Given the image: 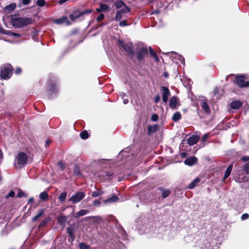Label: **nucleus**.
Wrapping results in <instances>:
<instances>
[{"mask_svg":"<svg viewBox=\"0 0 249 249\" xmlns=\"http://www.w3.org/2000/svg\"><path fill=\"white\" fill-rule=\"evenodd\" d=\"M13 26L15 28H20L32 24V19L29 18H16L11 20Z\"/></svg>","mask_w":249,"mask_h":249,"instance_id":"obj_1","label":"nucleus"},{"mask_svg":"<svg viewBox=\"0 0 249 249\" xmlns=\"http://www.w3.org/2000/svg\"><path fill=\"white\" fill-rule=\"evenodd\" d=\"M28 155L25 153L20 152L16 157L14 160V165L17 168H22L27 163Z\"/></svg>","mask_w":249,"mask_h":249,"instance_id":"obj_2","label":"nucleus"},{"mask_svg":"<svg viewBox=\"0 0 249 249\" xmlns=\"http://www.w3.org/2000/svg\"><path fill=\"white\" fill-rule=\"evenodd\" d=\"M118 43L122 47L129 56L134 55V52L133 50V43L132 42H124L123 40L119 39Z\"/></svg>","mask_w":249,"mask_h":249,"instance_id":"obj_3","label":"nucleus"},{"mask_svg":"<svg viewBox=\"0 0 249 249\" xmlns=\"http://www.w3.org/2000/svg\"><path fill=\"white\" fill-rule=\"evenodd\" d=\"M13 69L10 65L2 67L0 71L1 79L7 80L10 78L12 74Z\"/></svg>","mask_w":249,"mask_h":249,"instance_id":"obj_4","label":"nucleus"},{"mask_svg":"<svg viewBox=\"0 0 249 249\" xmlns=\"http://www.w3.org/2000/svg\"><path fill=\"white\" fill-rule=\"evenodd\" d=\"M123 243L116 240H110L106 245L105 249H123L124 248Z\"/></svg>","mask_w":249,"mask_h":249,"instance_id":"obj_5","label":"nucleus"},{"mask_svg":"<svg viewBox=\"0 0 249 249\" xmlns=\"http://www.w3.org/2000/svg\"><path fill=\"white\" fill-rule=\"evenodd\" d=\"M85 193L83 192H77L71 196V197L69 199V201L75 204L80 202L85 197Z\"/></svg>","mask_w":249,"mask_h":249,"instance_id":"obj_6","label":"nucleus"},{"mask_svg":"<svg viewBox=\"0 0 249 249\" xmlns=\"http://www.w3.org/2000/svg\"><path fill=\"white\" fill-rule=\"evenodd\" d=\"M49 87L48 91L50 94H55L57 92L58 89L57 88L56 81H53L50 80L48 83Z\"/></svg>","mask_w":249,"mask_h":249,"instance_id":"obj_7","label":"nucleus"},{"mask_svg":"<svg viewBox=\"0 0 249 249\" xmlns=\"http://www.w3.org/2000/svg\"><path fill=\"white\" fill-rule=\"evenodd\" d=\"M75 229L74 225H70L67 228L66 231L69 236V238L68 239L69 241L72 242L74 241L75 239Z\"/></svg>","mask_w":249,"mask_h":249,"instance_id":"obj_8","label":"nucleus"},{"mask_svg":"<svg viewBox=\"0 0 249 249\" xmlns=\"http://www.w3.org/2000/svg\"><path fill=\"white\" fill-rule=\"evenodd\" d=\"M148 54L147 49L146 47L141 48L136 53L137 59L141 61L142 60L144 57Z\"/></svg>","mask_w":249,"mask_h":249,"instance_id":"obj_9","label":"nucleus"},{"mask_svg":"<svg viewBox=\"0 0 249 249\" xmlns=\"http://www.w3.org/2000/svg\"><path fill=\"white\" fill-rule=\"evenodd\" d=\"M161 91L162 94V98L163 102L166 103L168 101L169 96L170 95V92L168 88L162 86L161 87Z\"/></svg>","mask_w":249,"mask_h":249,"instance_id":"obj_10","label":"nucleus"},{"mask_svg":"<svg viewBox=\"0 0 249 249\" xmlns=\"http://www.w3.org/2000/svg\"><path fill=\"white\" fill-rule=\"evenodd\" d=\"M236 82L240 87H249V81L245 82V78L243 76H237L236 77Z\"/></svg>","mask_w":249,"mask_h":249,"instance_id":"obj_11","label":"nucleus"},{"mask_svg":"<svg viewBox=\"0 0 249 249\" xmlns=\"http://www.w3.org/2000/svg\"><path fill=\"white\" fill-rule=\"evenodd\" d=\"M195 249H212L210 242L208 240L204 242L198 243L195 247Z\"/></svg>","mask_w":249,"mask_h":249,"instance_id":"obj_12","label":"nucleus"},{"mask_svg":"<svg viewBox=\"0 0 249 249\" xmlns=\"http://www.w3.org/2000/svg\"><path fill=\"white\" fill-rule=\"evenodd\" d=\"M58 222L60 226L64 228L68 221V217L63 214H61L57 217Z\"/></svg>","mask_w":249,"mask_h":249,"instance_id":"obj_13","label":"nucleus"},{"mask_svg":"<svg viewBox=\"0 0 249 249\" xmlns=\"http://www.w3.org/2000/svg\"><path fill=\"white\" fill-rule=\"evenodd\" d=\"M54 22L57 24H62L63 23H65L67 25L71 24V22L68 20L67 17H63L61 18L55 19Z\"/></svg>","mask_w":249,"mask_h":249,"instance_id":"obj_14","label":"nucleus"},{"mask_svg":"<svg viewBox=\"0 0 249 249\" xmlns=\"http://www.w3.org/2000/svg\"><path fill=\"white\" fill-rule=\"evenodd\" d=\"M197 161V158L195 157L192 156L187 158L184 160V163L189 166L194 165Z\"/></svg>","mask_w":249,"mask_h":249,"instance_id":"obj_15","label":"nucleus"},{"mask_svg":"<svg viewBox=\"0 0 249 249\" xmlns=\"http://www.w3.org/2000/svg\"><path fill=\"white\" fill-rule=\"evenodd\" d=\"M110 9V7L107 5L103 3H100V7L97 8L96 11L98 13H100L102 12L108 11Z\"/></svg>","mask_w":249,"mask_h":249,"instance_id":"obj_16","label":"nucleus"},{"mask_svg":"<svg viewBox=\"0 0 249 249\" xmlns=\"http://www.w3.org/2000/svg\"><path fill=\"white\" fill-rule=\"evenodd\" d=\"M200 106L205 113L207 114H209L210 113L209 107L205 100H201Z\"/></svg>","mask_w":249,"mask_h":249,"instance_id":"obj_17","label":"nucleus"},{"mask_svg":"<svg viewBox=\"0 0 249 249\" xmlns=\"http://www.w3.org/2000/svg\"><path fill=\"white\" fill-rule=\"evenodd\" d=\"M232 167H233V164L231 163V164H230L229 165V166L228 167V168H227L226 171H225V175H224V178H223L222 179V181H224L225 180L228 178L229 176L230 175L231 173V170H232Z\"/></svg>","mask_w":249,"mask_h":249,"instance_id":"obj_18","label":"nucleus"},{"mask_svg":"<svg viewBox=\"0 0 249 249\" xmlns=\"http://www.w3.org/2000/svg\"><path fill=\"white\" fill-rule=\"evenodd\" d=\"M199 140V138L195 135H194L191 137H190L188 139V143L190 145H193L196 144Z\"/></svg>","mask_w":249,"mask_h":249,"instance_id":"obj_19","label":"nucleus"},{"mask_svg":"<svg viewBox=\"0 0 249 249\" xmlns=\"http://www.w3.org/2000/svg\"><path fill=\"white\" fill-rule=\"evenodd\" d=\"M242 105V103L240 101H235L232 102L231 104V107L232 109H237L239 108Z\"/></svg>","mask_w":249,"mask_h":249,"instance_id":"obj_20","label":"nucleus"},{"mask_svg":"<svg viewBox=\"0 0 249 249\" xmlns=\"http://www.w3.org/2000/svg\"><path fill=\"white\" fill-rule=\"evenodd\" d=\"M171 54H172V55H171L172 57L179 60L181 63H182L183 64H184V63H185L184 59L181 55L178 54L176 52H172Z\"/></svg>","mask_w":249,"mask_h":249,"instance_id":"obj_21","label":"nucleus"},{"mask_svg":"<svg viewBox=\"0 0 249 249\" xmlns=\"http://www.w3.org/2000/svg\"><path fill=\"white\" fill-rule=\"evenodd\" d=\"M177 104V98L175 96L171 98L169 102V106L172 108H176Z\"/></svg>","mask_w":249,"mask_h":249,"instance_id":"obj_22","label":"nucleus"},{"mask_svg":"<svg viewBox=\"0 0 249 249\" xmlns=\"http://www.w3.org/2000/svg\"><path fill=\"white\" fill-rule=\"evenodd\" d=\"M16 6L17 4L15 3H12L7 5L5 7L4 10L5 11L10 13L13 11L16 8Z\"/></svg>","mask_w":249,"mask_h":249,"instance_id":"obj_23","label":"nucleus"},{"mask_svg":"<svg viewBox=\"0 0 249 249\" xmlns=\"http://www.w3.org/2000/svg\"><path fill=\"white\" fill-rule=\"evenodd\" d=\"M200 178H196L192 182H191L188 185V188L190 189L194 188L200 182Z\"/></svg>","mask_w":249,"mask_h":249,"instance_id":"obj_24","label":"nucleus"},{"mask_svg":"<svg viewBox=\"0 0 249 249\" xmlns=\"http://www.w3.org/2000/svg\"><path fill=\"white\" fill-rule=\"evenodd\" d=\"M158 126L156 124L149 125L148 127V134H150L156 132L158 129Z\"/></svg>","mask_w":249,"mask_h":249,"instance_id":"obj_25","label":"nucleus"},{"mask_svg":"<svg viewBox=\"0 0 249 249\" xmlns=\"http://www.w3.org/2000/svg\"><path fill=\"white\" fill-rule=\"evenodd\" d=\"M48 194L46 191L41 192L39 196V197L42 200L45 201L48 199Z\"/></svg>","mask_w":249,"mask_h":249,"instance_id":"obj_26","label":"nucleus"},{"mask_svg":"<svg viewBox=\"0 0 249 249\" xmlns=\"http://www.w3.org/2000/svg\"><path fill=\"white\" fill-rule=\"evenodd\" d=\"M114 5L116 6V8L119 9L122 7H124L125 5H126L125 3H124L121 0H118L114 2Z\"/></svg>","mask_w":249,"mask_h":249,"instance_id":"obj_27","label":"nucleus"},{"mask_svg":"<svg viewBox=\"0 0 249 249\" xmlns=\"http://www.w3.org/2000/svg\"><path fill=\"white\" fill-rule=\"evenodd\" d=\"M89 213L87 210H81L75 214V217L77 218L87 214Z\"/></svg>","mask_w":249,"mask_h":249,"instance_id":"obj_28","label":"nucleus"},{"mask_svg":"<svg viewBox=\"0 0 249 249\" xmlns=\"http://www.w3.org/2000/svg\"><path fill=\"white\" fill-rule=\"evenodd\" d=\"M44 210L43 209H40L38 211L37 214L33 218V221H36L39 218L44 214Z\"/></svg>","mask_w":249,"mask_h":249,"instance_id":"obj_29","label":"nucleus"},{"mask_svg":"<svg viewBox=\"0 0 249 249\" xmlns=\"http://www.w3.org/2000/svg\"><path fill=\"white\" fill-rule=\"evenodd\" d=\"M119 198L116 196H112L108 198L105 201V203H110L115 202L118 200Z\"/></svg>","mask_w":249,"mask_h":249,"instance_id":"obj_30","label":"nucleus"},{"mask_svg":"<svg viewBox=\"0 0 249 249\" xmlns=\"http://www.w3.org/2000/svg\"><path fill=\"white\" fill-rule=\"evenodd\" d=\"M36 4L38 6L40 7L44 6H46L47 7H49V5L48 4H46V1L45 0H37Z\"/></svg>","mask_w":249,"mask_h":249,"instance_id":"obj_31","label":"nucleus"},{"mask_svg":"<svg viewBox=\"0 0 249 249\" xmlns=\"http://www.w3.org/2000/svg\"><path fill=\"white\" fill-rule=\"evenodd\" d=\"M181 118V114L179 112H175L172 117V120L174 122H177Z\"/></svg>","mask_w":249,"mask_h":249,"instance_id":"obj_32","label":"nucleus"},{"mask_svg":"<svg viewBox=\"0 0 249 249\" xmlns=\"http://www.w3.org/2000/svg\"><path fill=\"white\" fill-rule=\"evenodd\" d=\"M159 189L162 191V196L163 198L167 197L170 193V192L169 190H163L160 188H159Z\"/></svg>","mask_w":249,"mask_h":249,"instance_id":"obj_33","label":"nucleus"},{"mask_svg":"<svg viewBox=\"0 0 249 249\" xmlns=\"http://www.w3.org/2000/svg\"><path fill=\"white\" fill-rule=\"evenodd\" d=\"M104 194V192L102 190L98 191H94L91 194V196L93 197L99 196Z\"/></svg>","mask_w":249,"mask_h":249,"instance_id":"obj_34","label":"nucleus"},{"mask_svg":"<svg viewBox=\"0 0 249 249\" xmlns=\"http://www.w3.org/2000/svg\"><path fill=\"white\" fill-rule=\"evenodd\" d=\"M66 197H67V193L65 192H64L62 194H60V195L58 197V199L60 201L63 202V201H64L65 200Z\"/></svg>","mask_w":249,"mask_h":249,"instance_id":"obj_35","label":"nucleus"},{"mask_svg":"<svg viewBox=\"0 0 249 249\" xmlns=\"http://www.w3.org/2000/svg\"><path fill=\"white\" fill-rule=\"evenodd\" d=\"M131 9L128 7L126 5L124 6V8L122 9L119 10L122 14L129 13L130 12Z\"/></svg>","mask_w":249,"mask_h":249,"instance_id":"obj_36","label":"nucleus"},{"mask_svg":"<svg viewBox=\"0 0 249 249\" xmlns=\"http://www.w3.org/2000/svg\"><path fill=\"white\" fill-rule=\"evenodd\" d=\"M80 137L83 140H85L88 138L89 134L87 131L85 130L82 131L80 134Z\"/></svg>","mask_w":249,"mask_h":249,"instance_id":"obj_37","label":"nucleus"},{"mask_svg":"<svg viewBox=\"0 0 249 249\" xmlns=\"http://www.w3.org/2000/svg\"><path fill=\"white\" fill-rule=\"evenodd\" d=\"M122 13L120 12L119 11H117L116 15L115 17V21H119L122 18Z\"/></svg>","mask_w":249,"mask_h":249,"instance_id":"obj_38","label":"nucleus"},{"mask_svg":"<svg viewBox=\"0 0 249 249\" xmlns=\"http://www.w3.org/2000/svg\"><path fill=\"white\" fill-rule=\"evenodd\" d=\"M127 151L123 150L119 154V157L122 158H126L128 157Z\"/></svg>","mask_w":249,"mask_h":249,"instance_id":"obj_39","label":"nucleus"},{"mask_svg":"<svg viewBox=\"0 0 249 249\" xmlns=\"http://www.w3.org/2000/svg\"><path fill=\"white\" fill-rule=\"evenodd\" d=\"M145 195L147 197L150 196V194L148 192L146 193L145 194ZM140 198L143 201L144 203H148L151 200V199H149L148 197H147L145 199H143L142 195L140 196Z\"/></svg>","mask_w":249,"mask_h":249,"instance_id":"obj_40","label":"nucleus"},{"mask_svg":"<svg viewBox=\"0 0 249 249\" xmlns=\"http://www.w3.org/2000/svg\"><path fill=\"white\" fill-rule=\"evenodd\" d=\"M147 225L142 226L140 228L141 233H149V231L148 229L146 227Z\"/></svg>","mask_w":249,"mask_h":249,"instance_id":"obj_41","label":"nucleus"},{"mask_svg":"<svg viewBox=\"0 0 249 249\" xmlns=\"http://www.w3.org/2000/svg\"><path fill=\"white\" fill-rule=\"evenodd\" d=\"M80 249H89L90 246L86 243L82 242L79 244Z\"/></svg>","mask_w":249,"mask_h":249,"instance_id":"obj_42","label":"nucleus"},{"mask_svg":"<svg viewBox=\"0 0 249 249\" xmlns=\"http://www.w3.org/2000/svg\"><path fill=\"white\" fill-rule=\"evenodd\" d=\"M235 181L238 182H241L243 181H246L245 178V177L242 175H239V177L238 178H235Z\"/></svg>","mask_w":249,"mask_h":249,"instance_id":"obj_43","label":"nucleus"},{"mask_svg":"<svg viewBox=\"0 0 249 249\" xmlns=\"http://www.w3.org/2000/svg\"><path fill=\"white\" fill-rule=\"evenodd\" d=\"M31 2V0H21V2L18 4V7H21L22 5H28Z\"/></svg>","mask_w":249,"mask_h":249,"instance_id":"obj_44","label":"nucleus"},{"mask_svg":"<svg viewBox=\"0 0 249 249\" xmlns=\"http://www.w3.org/2000/svg\"><path fill=\"white\" fill-rule=\"evenodd\" d=\"M17 196L18 197L21 198L23 197H26L27 195L24 192L22 191L21 190H19L18 192Z\"/></svg>","mask_w":249,"mask_h":249,"instance_id":"obj_45","label":"nucleus"},{"mask_svg":"<svg viewBox=\"0 0 249 249\" xmlns=\"http://www.w3.org/2000/svg\"><path fill=\"white\" fill-rule=\"evenodd\" d=\"M73 173L75 175L78 176L80 175V171L78 166H75L74 168L73 169Z\"/></svg>","mask_w":249,"mask_h":249,"instance_id":"obj_46","label":"nucleus"},{"mask_svg":"<svg viewBox=\"0 0 249 249\" xmlns=\"http://www.w3.org/2000/svg\"><path fill=\"white\" fill-rule=\"evenodd\" d=\"M15 195V193L14 191L11 190L10 191L9 194L5 196L6 198H8L9 197H14Z\"/></svg>","mask_w":249,"mask_h":249,"instance_id":"obj_47","label":"nucleus"},{"mask_svg":"<svg viewBox=\"0 0 249 249\" xmlns=\"http://www.w3.org/2000/svg\"><path fill=\"white\" fill-rule=\"evenodd\" d=\"M13 33V32H12L10 31L5 30L3 29H2V34L7 35V36H12Z\"/></svg>","mask_w":249,"mask_h":249,"instance_id":"obj_48","label":"nucleus"},{"mask_svg":"<svg viewBox=\"0 0 249 249\" xmlns=\"http://www.w3.org/2000/svg\"><path fill=\"white\" fill-rule=\"evenodd\" d=\"M244 171L247 174H249V162L244 165Z\"/></svg>","mask_w":249,"mask_h":249,"instance_id":"obj_49","label":"nucleus"},{"mask_svg":"<svg viewBox=\"0 0 249 249\" xmlns=\"http://www.w3.org/2000/svg\"><path fill=\"white\" fill-rule=\"evenodd\" d=\"M119 25L121 27H124V26H126L128 25L127 23V21L125 20H124L122 21H121L119 23Z\"/></svg>","mask_w":249,"mask_h":249,"instance_id":"obj_50","label":"nucleus"},{"mask_svg":"<svg viewBox=\"0 0 249 249\" xmlns=\"http://www.w3.org/2000/svg\"><path fill=\"white\" fill-rule=\"evenodd\" d=\"M148 49H149V51L150 53V55L152 57L154 56L157 54V53L154 52V51L153 50V49L151 47H150V46L149 47Z\"/></svg>","mask_w":249,"mask_h":249,"instance_id":"obj_51","label":"nucleus"},{"mask_svg":"<svg viewBox=\"0 0 249 249\" xmlns=\"http://www.w3.org/2000/svg\"><path fill=\"white\" fill-rule=\"evenodd\" d=\"M57 166L61 170H64L65 168V165L62 161H59L57 163Z\"/></svg>","mask_w":249,"mask_h":249,"instance_id":"obj_52","label":"nucleus"},{"mask_svg":"<svg viewBox=\"0 0 249 249\" xmlns=\"http://www.w3.org/2000/svg\"><path fill=\"white\" fill-rule=\"evenodd\" d=\"M241 218L242 220L248 219L249 218V214L247 213H244L242 215Z\"/></svg>","mask_w":249,"mask_h":249,"instance_id":"obj_53","label":"nucleus"},{"mask_svg":"<svg viewBox=\"0 0 249 249\" xmlns=\"http://www.w3.org/2000/svg\"><path fill=\"white\" fill-rule=\"evenodd\" d=\"M158 119V116L156 114H153L151 116V120L156 122Z\"/></svg>","mask_w":249,"mask_h":249,"instance_id":"obj_54","label":"nucleus"},{"mask_svg":"<svg viewBox=\"0 0 249 249\" xmlns=\"http://www.w3.org/2000/svg\"><path fill=\"white\" fill-rule=\"evenodd\" d=\"M104 17L105 16L103 14H100L99 16L97 18L96 20L98 21H101L104 19Z\"/></svg>","mask_w":249,"mask_h":249,"instance_id":"obj_55","label":"nucleus"},{"mask_svg":"<svg viewBox=\"0 0 249 249\" xmlns=\"http://www.w3.org/2000/svg\"><path fill=\"white\" fill-rule=\"evenodd\" d=\"M91 218H92L95 221L97 222L100 221L101 220V218L99 216H92L90 217Z\"/></svg>","mask_w":249,"mask_h":249,"instance_id":"obj_56","label":"nucleus"},{"mask_svg":"<svg viewBox=\"0 0 249 249\" xmlns=\"http://www.w3.org/2000/svg\"><path fill=\"white\" fill-rule=\"evenodd\" d=\"M100 204H101L100 201L98 199L95 200L93 202V205L94 206H99L100 205Z\"/></svg>","mask_w":249,"mask_h":249,"instance_id":"obj_57","label":"nucleus"},{"mask_svg":"<svg viewBox=\"0 0 249 249\" xmlns=\"http://www.w3.org/2000/svg\"><path fill=\"white\" fill-rule=\"evenodd\" d=\"M92 10L91 9H88L87 10H85L84 11L82 12L81 14V15H84V14H88L90 13H91Z\"/></svg>","mask_w":249,"mask_h":249,"instance_id":"obj_58","label":"nucleus"},{"mask_svg":"<svg viewBox=\"0 0 249 249\" xmlns=\"http://www.w3.org/2000/svg\"><path fill=\"white\" fill-rule=\"evenodd\" d=\"M160 100V96L159 95L157 94L155 96V98H154V101L156 103H157L158 102H159V101Z\"/></svg>","mask_w":249,"mask_h":249,"instance_id":"obj_59","label":"nucleus"},{"mask_svg":"<svg viewBox=\"0 0 249 249\" xmlns=\"http://www.w3.org/2000/svg\"><path fill=\"white\" fill-rule=\"evenodd\" d=\"M49 221V220L48 219H45V220H43L41 223H40V225L39 227H41V226H43L44 225H45L47 223H48Z\"/></svg>","mask_w":249,"mask_h":249,"instance_id":"obj_60","label":"nucleus"},{"mask_svg":"<svg viewBox=\"0 0 249 249\" xmlns=\"http://www.w3.org/2000/svg\"><path fill=\"white\" fill-rule=\"evenodd\" d=\"M241 160L243 161L249 160V156H243L241 158Z\"/></svg>","mask_w":249,"mask_h":249,"instance_id":"obj_61","label":"nucleus"},{"mask_svg":"<svg viewBox=\"0 0 249 249\" xmlns=\"http://www.w3.org/2000/svg\"><path fill=\"white\" fill-rule=\"evenodd\" d=\"M21 72V69L20 68H16L15 70V73L17 74H19Z\"/></svg>","mask_w":249,"mask_h":249,"instance_id":"obj_62","label":"nucleus"},{"mask_svg":"<svg viewBox=\"0 0 249 249\" xmlns=\"http://www.w3.org/2000/svg\"><path fill=\"white\" fill-rule=\"evenodd\" d=\"M78 17H75L73 15L71 14L70 15V18L71 20H74Z\"/></svg>","mask_w":249,"mask_h":249,"instance_id":"obj_63","label":"nucleus"},{"mask_svg":"<svg viewBox=\"0 0 249 249\" xmlns=\"http://www.w3.org/2000/svg\"><path fill=\"white\" fill-rule=\"evenodd\" d=\"M112 174V173L111 172H105V176H106V177H110L111 176Z\"/></svg>","mask_w":249,"mask_h":249,"instance_id":"obj_64","label":"nucleus"}]
</instances>
